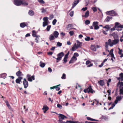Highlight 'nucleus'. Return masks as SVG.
Wrapping results in <instances>:
<instances>
[{"mask_svg":"<svg viewBox=\"0 0 123 123\" xmlns=\"http://www.w3.org/2000/svg\"><path fill=\"white\" fill-rule=\"evenodd\" d=\"M59 119H61L62 120L64 119V118H67V117L64 115L62 114H59Z\"/></svg>","mask_w":123,"mask_h":123,"instance_id":"ddd939ff","label":"nucleus"},{"mask_svg":"<svg viewBox=\"0 0 123 123\" xmlns=\"http://www.w3.org/2000/svg\"><path fill=\"white\" fill-rule=\"evenodd\" d=\"M89 15V11H87L86 12L84 16L85 17L87 18L88 16Z\"/></svg>","mask_w":123,"mask_h":123,"instance_id":"7c9ffc66","label":"nucleus"},{"mask_svg":"<svg viewBox=\"0 0 123 123\" xmlns=\"http://www.w3.org/2000/svg\"><path fill=\"white\" fill-rule=\"evenodd\" d=\"M59 120H58V121L59 122V123H65V122H63L62 121V119H59Z\"/></svg>","mask_w":123,"mask_h":123,"instance_id":"e2e57ef3","label":"nucleus"},{"mask_svg":"<svg viewBox=\"0 0 123 123\" xmlns=\"http://www.w3.org/2000/svg\"><path fill=\"white\" fill-rule=\"evenodd\" d=\"M122 97L121 96H118L116 97V99L114 102V103L115 104H117L118 101H120L122 98Z\"/></svg>","mask_w":123,"mask_h":123,"instance_id":"9b49d317","label":"nucleus"},{"mask_svg":"<svg viewBox=\"0 0 123 123\" xmlns=\"http://www.w3.org/2000/svg\"><path fill=\"white\" fill-rule=\"evenodd\" d=\"M106 14L107 15L113 16L115 15L116 12L114 10H112L107 12Z\"/></svg>","mask_w":123,"mask_h":123,"instance_id":"423d86ee","label":"nucleus"},{"mask_svg":"<svg viewBox=\"0 0 123 123\" xmlns=\"http://www.w3.org/2000/svg\"><path fill=\"white\" fill-rule=\"evenodd\" d=\"M28 4V3L25 0H22L21 5L24 6H27Z\"/></svg>","mask_w":123,"mask_h":123,"instance_id":"a211bd4d","label":"nucleus"},{"mask_svg":"<svg viewBox=\"0 0 123 123\" xmlns=\"http://www.w3.org/2000/svg\"><path fill=\"white\" fill-rule=\"evenodd\" d=\"M91 62L89 61H87L86 62V65H88V64L91 63Z\"/></svg>","mask_w":123,"mask_h":123,"instance_id":"bf43d9fd","label":"nucleus"},{"mask_svg":"<svg viewBox=\"0 0 123 123\" xmlns=\"http://www.w3.org/2000/svg\"><path fill=\"white\" fill-rule=\"evenodd\" d=\"M6 105L7 106H8V108L9 109H10V108H11V107H10V105L9 104L8 102V101H6Z\"/></svg>","mask_w":123,"mask_h":123,"instance_id":"a19ab883","label":"nucleus"},{"mask_svg":"<svg viewBox=\"0 0 123 123\" xmlns=\"http://www.w3.org/2000/svg\"><path fill=\"white\" fill-rule=\"evenodd\" d=\"M78 48L77 46V44L75 43L72 47L71 50L72 51H74Z\"/></svg>","mask_w":123,"mask_h":123,"instance_id":"2eb2a0df","label":"nucleus"},{"mask_svg":"<svg viewBox=\"0 0 123 123\" xmlns=\"http://www.w3.org/2000/svg\"><path fill=\"white\" fill-rule=\"evenodd\" d=\"M27 78L28 81L30 82H31L32 80H35L34 76L33 75L31 76V75L29 74H28L27 75Z\"/></svg>","mask_w":123,"mask_h":123,"instance_id":"39448f33","label":"nucleus"},{"mask_svg":"<svg viewBox=\"0 0 123 123\" xmlns=\"http://www.w3.org/2000/svg\"><path fill=\"white\" fill-rule=\"evenodd\" d=\"M45 64L42 62H40V66L42 68H43L45 66Z\"/></svg>","mask_w":123,"mask_h":123,"instance_id":"bb28decb","label":"nucleus"},{"mask_svg":"<svg viewBox=\"0 0 123 123\" xmlns=\"http://www.w3.org/2000/svg\"><path fill=\"white\" fill-rule=\"evenodd\" d=\"M28 14L31 16H33L34 15V13L33 11L30 10L29 11Z\"/></svg>","mask_w":123,"mask_h":123,"instance_id":"b1692460","label":"nucleus"},{"mask_svg":"<svg viewBox=\"0 0 123 123\" xmlns=\"http://www.w3.org/2000/svg\"><path fill=\"white\" fill-rule=\"evenodd\" d=\"M102 30L103 33L104 34L106 35L107 34V33L106 32L107 31H106V30L105 31L103 30Z\"/></svg>","mask_w":123,"mask_h":123,"instance_id":"052dcab7","label":"nucleus"},{"mask_svg":"<svg viewBox=\"0 0 123 123\" xmlns=\"http://www.w3.org/2000/svg\"><path fill=\"white\" fill-rule=\"evenodd\" d=\"M61 78L63 79H65L66 78V75L64 73L63 74L62 76L61 77Z\"/></svg>","mask_w":123,"mask_h":123,"instance_id":"4c0bfd02","label":"nucleus"},{"mask_svg":"<svg viewBox=\"0 0 123 123\" xmlns=\"http://www.w3.org/2000/svg\"><path fill=\"white\" fill-rule=\"evenodd\" d=\"M91 8L94 12H96L97 11V9L96 7H92Z\"/></svg>","mask_w":123,"mask_h":123,"instance_id":"a18cd8bd","label":"nucleus"},{"mask_svg":"<svg viewBox=\"0 0 123 123\" xmlns=\"http://www.w3.org/2000/svg\"><path fill=\"white\" fill-rule=\"evenodd\" d=\"M117 27L118 28H123V25H120L118 26H117Z\"/></svg>","mask_w":123,"mask_h":123,"instance_id":"338daca9","label":"nucleus"},{"mask_svg":"<svg viewBox=\"0 0 123 123\" xmlns=\"http://www.w3.org/2000/svg\"><path fill=\"white\" fill-rule=\"evenodd\" d=\"M79 0H75L72 5V8H73L78 3Z\"/></svg>","mask_w":123,"mask_h":123,"instance_id":"f8f14e48","label":"nucleus"},{"mask_svg":"<svg viewBox=\"0 0 123 123\" xmlns=\"http://www.w3.org/2000/svg\"><path fill=\"white\" fill-rule=\"evenodd\" d=\"M22 0H14V3L15 5L17 6H20L21 5Z\"/></svg>","mask_w":123,"mask_h":123,"instance_id":"6e6552de","label":"nucleus"},{"mask_svg":"<svg viewBox=\"0 0 123 123\" xmlns=\"http://www.w3.org/2000/svg\"><path fill=\"white\" fill-rule=\"evenodd\" d=\"M26 25L25 23H22L20 24V26L22 28H23L25 27Z\"/></svg>","mask_w":123,"mask_h":123,"instance_id":"a878e982","label":"nucleus"},{"mask_svg":"<svg viewBox=\"0 0 123 123\" xmlns=\"http://www.w3.org/2000/svg\"><path fill=\"white\" fill-rule=\"evenodd\" d=\"M43 20L45 21H48V18L47 17H45L43 18Z\"/></svg>","mask_w":123,"mask_h":123,"instance_id":"c03bdc74","label":"nucleus"},{"mask_svg":"<svg viewBox=\"0 0 123 123\" xmlns=\"http://www.w3.org/2000/svg\"><path fill=\"white\" fill-rule=\"evenodd\" d=\"M119 42L118 39H115L112 41L111 39H109L108 40V42L110 47L114 45H116Z\"/></svg>","mask_w":123,"mask_h":123,"instance_id":"f03ea898","label":"nucleus"},{"mask_svg":"<svg viewBox=\"0 0 123 123\" xmlns=\"http://www.w3.org/2000/svg\"><path fill=\"white\" fill-rule=\"evenodd\" d=\"M87 9V7H85V8H82L81 10L83 11H85Z\"/></svg>","mask_w":123,"mask_h":123,"instance_id":"0e129e2a","label":"nucleus"},{"mask_svg":"<svg viewBox=\"0 0 123 123\" xmlns=\"http://www.w3.org/2000/svg\"><path fill=\"white\" fill-rule=\"evenodd\" d=\"M112 17H110L109 16H107L105 19V21L106 22H109L111 19L112 18Z\"/></svg>","mask_w":123,"mask_h":123,"instance_id":"c756f323","label":"nucleus"},{"mask_svg":"<svg viewBox=\"0 0 123 123\" xmlns=\"http://www.w3.org/2000/svg\"><path fill=\"white\" fill-rule=\"evenodd\" d=\"M23 78L21 77H18L16 80V82L17 83L20 84V81Z\"/></svg>","mask_w":123,"mask_h":123,"instance_id":"dca6fc26","label":"nucleus"},{"mask_svg":"<svg viewBox=\"0 0 123 123\" xmlns=\"http://www.w3.org/2000/svg\"><path fill=\"white\" fill-rule=\"evenodd\" d=\"M55 38L52 34H51L49 37V39L50 41H51L52 40H54Z\"/></svg>","mask_w":123,"mask_h":123,"instance_id":"5701e85b","label":"nucleus"},{"mask_svg":"<svg viewBox=\"0 0 123 123\" xmlns=\"http://www.w3.org/2000/svg\"><path fill=\"white\" fill-rule=\"evenodd\" d=\"M91 48L92 50L94 51H96V48L94 45H91Z\"/></svg>","mask_w":123,"mask_h":123,"instance_id":"412c9836","label":"nucleus"},{"mask_svg":"<svg viewBox=\"0 0 123 123\" xmlns=\"http://www.w3.org/2000/svg\"><path fill=\"white\" fill-rule=\"evenodd\" d=\"M83 36L82 35L80 34L79 36V38L81 39L83 37Z\"/></svg>","mask_w":123,"mask_h":123,"instance_id":"774afa93","label":"nucleus"},{"mask_svg":"<svg viewBox=\"0 0 123 123\" xmlns=\"http://www.w3.org/2000/svg\"><path fill=\"white\" fill-rule=\"evenodd\" d=\"M119 76L120 77L117 78L119 81L117 84V86L120 89V94L123 95V73H121Z\"/></svg>","mask_w":123,"mask_h":123,"instance_id":"f257e3e1","label":"nucleus"},{"mask_svg":"<svg viewBox=\"0 0 123 123\" xmlns=\"http://www.w3.org/2000/svg\"><path fill=\"white\" fill-rule=\"evenodd\" d=\"M38 1L39 2L42 4H43L44 3V2L43 0H38Z\"/></svg>","mask_w":123,"mask_h":123,"instance_id":"4d7b16f0","label":"nucleus"},{"mask_svg":"<svg viewBox=\"0 0 123 123\" xmlns=\"http://www.w3.org/2000/svg\"><path fill=\"white\" fill-rule=\"evenodd\" d=\"M77 46L78 48L80 47L81 46V43H78L77 44Z\"/></svg>","mask_w":123,"mask_h":123,"instance_id":"6e6d98bb","label":"nucleus"},{"mask_svg":"<svg viewBox=\"0 0 123 123\" xmlns=\"http://www.w3.org/2000/svg\"><path fill=\"white\" fill-rule=\"evenodd\" d=\"M64 53L62 52L59 53L57 55V58H56L57 60L56 62H59L61 60L62 57L64 56Z\"/></svg>","mask_w":123,"mask_h":123,"instance_id":"7ed1b4c3","label":"nucleus"},{"mask_svg":"<svg viewBox=\"0 0 123 123\" xmlns=\"http://www.w3.org/2000/svg\"><path fill=\"white\" fill-rule=\"evenodd\" d=\"M84 91L85 93L91 92L93 93V92H95L92 88L91 86H89L87 89H84Z\"/></svg>","mask_w":123,"mask_h":123,"instance_id":"20e7f679","label":"nucleus"},{"mask_svg":"<svg viewBox=\"0 0 123 123\" xmlns=\"http://www.w3.org/2000/svg\"><path fill=\"white\" fill-rule=\"evenodd\" d=\"M51 25H49L48 26H47V28H46V30H47L48 31H49L50 29L51 28Z\"/></svg>","mask_w":123,"mask_h":123,"instance_id":"603ef678","label":"nucleus"},{"mask_svg":"<svg viewBox=\"0 0 123 123\" xmlns=\"http://www.w3.org/2000/svg\"><path fill=\"white\" fill-rule=\"evenodd\" d=\"M90 38L89 37H87L86 38H85V40L86 41H88L90 39Z\"/></svg>","mask_w":123,"mask_h":123,"instance_id":"13d9d810","label":"nucleus"},{"mask_svg":"<svg viewBox=\"0 0 123 123\" xmlns=\"http://www.w3.org/2000/svg\"><path fill=\"white\" fill-rule=\"evenodd\" d=\"M98 83L101 86H102L104 85V82L103 80H100L98 81Z\"/></svg>","mask_w":123,"mask_h":123,"instance_id":"473e14b6","label":"nucleus"},{"mask_svg":"<svg viewBox=\"0 0 123 123\" xmlns=\"http://www.w3.org/2000/svg\"><path fill=\"white\" fill-rule=\"evenodd\" d=\"M69 33L70 34L71 36H72L74 34V31H71L69 32Z\"/></svg>","mask_w":123,"mask_h":123,"instance_id":"09e8293b","label":"nucleus"},{"mask_svg":"<svg viewBox=\"0 0 123 123\" xmlns=\"http://www.w3.org/2000/svg\"><path fill=\"white\" fill-rule=\"evenodd\" d=\"M57 22V20L56 19H54L53 20L52 22V24L53 25H55L56 23Z\"/></svg>","mask_w":123,"mask_h":123,"instance_id":"79ce46f5","label":"nucleus"},{"mask_svg":"<svg viewBox=\"0 0 123 123\" xmlns=\"http://www.w3.org/2000/svg\"><path fill=\"white\" fill-rule=\"evenodd\" d=\"M6 74L5 73H3L1 75H0V77L3 78L4 79L6 77Z\"/></svg>","mask_w":123,"mask_h":123,"instance_id":"cd10ccee","label":"nucleus"},{"mask_svg":"<svg viewBox=\"0 0 123 123\" xmlns=\"http://www.w3.org/2000/svg\"><path fill=\"white\" fill-rule=\"evenodd\" d=\"M39 36H37L36 37V38L35 39V40L36 41V42L37 43H38V41L39 39V37H40Z\"/></svg>","mask_w":123,"mask_h":123,"instance_id":"72a5a7b5","label":"nucleus"},{"mask_svg":"<svg viewBox=\"0 0 123 123\" xmlns=\"http://www.w3.org/2000/svg\"><path fill=\"white\" fill-rule=\"evenodd\" d=\"M111 26L109 25H106L105 26L103 27V28L106 29V31H108L111 28Z\"/></svg>","mask_w":123,"mask_h":123,"instance_id":"4468645a","label":"nucleus"},{"mask_svg":"<svg viewBox=\"0 0 123 123\" xmlns=\"http://www.w3.org/2000/svg\"><path fill=\"white\" fill-rule=\"evenodd\" d=\"M23 84L24 88H26L28 86V82L25 78L24 79V80L23 81Z\"/></svg>","mask_w":123,"mask_h":123,"instance_id":"9d476101","label":"nucleus"},{"mask_svg":"<svg viewBox=\"0 0 123 123\" xmlns=\"http://www.w3.org/2000/svg\"><path fill=\"white\" fill-rule=\"evenodd\" d=\"M57 106L58 108H59L60 109H62V106L60 104H58L57 105Z\"/></svg>","mask_w":123,"mask_h":123,"instance_id":"864d4df0","label":"nucleus"},{"mask_svg":"<svg viewBox=\"0 0 123 123\" xmlns=\"http://www.w3.org/2000/svg\"><path fill=\"white\" fill-rule=\"evenodd\" d=\"M48 71L50 72H51L52 71V70L49 67L48 68Z\"/></svg>","mask_w":123,"mask_h":123,"instance_id":"69168bd1","label":"nucleus"},{"mask_svg":"<svg viewBox=\"0 0 123 123\" xmlns=\"http://www.w3.org/2000/svg\"><path fill=\"white\" fill-rule=\"evenodd\" d=\"M36 31H35L33 30L32 31V36L33 37H35L37 36L36 35Z\"/></svg>","mask_w":123,"mask_h":123,"instance_id":"c85d7f7f","label":"nucleus"},{"mask_svg":"<svg viewBox=\"0 0 123 123\" xmlns=\"http://www.w3.org/2000/svg\"><path fill=\"white\" fill-rule=\"evenodd\" d=\"M48 107L47 106L45 107L44 105L43 106V107L42 109L43 111V112L44 113L46 112V111L48 110Z\"/></svg>","mask_w":123,"mask_h":123,"instance_id":"4be33fe9","label":"nucleus"},{"mask_svg":"<svg viewBox=\"0 0 123 123\" xmlns=\"http://www.w3.org/2000/svg\"><path fill=\"white\" fill-rule=\"evenodd\" d=\"M68 57L64 56V58L63 59V63H65L67 62V58Z\"/></svg>","mask_w":123,"mask_h":123,"instance_id":"f704fd0d","label":"nucleus"},{"mask_svg":"<svg viewBox=\"0 0 123 123\" xmlns=\"http://www.w3.org/2000/svg\"><path fill=\"white\" fill-rule=\"evenodd\" d=\"M87 119L88 120L92 121H95L96 120L95 119L91 118L89 117H87Z\"/></svg>","mask_w":123,"mask_h":123,"instance_id":"c9c22d12","label":"nucleus"},{"mask_svg":"<svg viewBox=\"0 0 123 123\" xmlns=\"http://www.w3.org/2000/svg\"><path fill=\"white\" fill-rule=\"evenodd\" d=\"M59 33L57 31H55L54 32L53 35L55 38H57L59 35Z\"/></svg>","mask_w":123,"mask_h":123,"instance_id":"6ab92c4d","label":"nucleus"},{"mask_svg":"<svg viewBox=\"0 0 123 123\" xmlns=\"http://www.w3.org/2000/svg\"><path fill=\"white\" fill-rule=\"evenodd\" d=\"M70 15L71 17H72L74 15V11H72L70 13Z\"/></svg>","mask_w":123,"mask_h":123,"instance_id":"5fc2aeb1","label":"nucleus"},{"mask_svg":"<svg viewBox=\"0 0 123 123\" xmlns=\"http://www.w3.org/2000/svg\"><path fill=\"white\" fill-rule=\"evenodd\" d=\"M73 56H74L76 57H78L79 56V54L77 53H75L74 54Z\"/></svg>","mask_w":123,"mask_h":123,"instance_id":"8fccbe9b","label":"nucleus"},{"mask_svg":"<svg viewBox=\"0 0 123 123\" xmlns=\"http://www.w3.org/2000/svg\"><path fill=\"white\" fill-rule=\"evenodd\" d=\"M105 47L106 49H107L108 47V45L109 44L108 43V41L107 42H105Z\"/></svg>","mask_w":123,"mask_h":123,"instance_id":"de8ad7c7","label":"nucleus"},{"mask_svg":"<svg viewBox=\"0 0 123 123\" xmlns=\"http://www.w3.org/2000/svg\"><path fill=\"white\" fill-rule=\"evenodd\" d=\"M98 22L97 21L94 22L93 23V26L94 27V29L96 30H98L99 28V27L98 25Z\"/></svg>","mask_w":123,"mask_h":123,"instance_id":"0eeeda50","label":"nucleus"},{"mask_svg":"<svg viewBox=\"0 0 123 123\" xmlns=\"http://www.w3.org/2000/svg\"><path fill=\"white\" fill-rule=\"evenodd\" d=\"M110 54L111 55V57L113 58L114 59H115L114 55L113 53H111V54Z\"/></svg>","mask_w":123,"mask_h":123,"instance_id":"680f3d73","label":"nucleus"},{"mask_svg":"<svg viewBox=\"0 0 123 123\" xmlns=\"http://www.w3.org/2000/svg\"><path fill=\"white\" fill-rule=\"evenodd\" d=\"M73 26V25L71 24H68L66 28L68 30H70L71 29H75V28H72L71 27Z\"/></svg>","mask_w":123,"mask_h":123,"instance_id":"f3484780","label":"nucleus"},{"mask_svg":"<svg viewBox=\"0 0 123 123\" xmlns=\"http://www.w3.org/2000/svg\"><path fill=\"white\" fill-rule=\"evenodd\" d=\"M16 74L19 77H20V76H22L23 75L22 72L20 70H19L16 73Z\"/></svg>","mask_w":123,"mask_h":123,"instance_id":"aec40b11","label":"nucleus"},{"mask_svg":"<svg viewBox=\"0 0 123 123\" xmlns=\"http://www.w3.org/2000/svg\"><path fill=\"white\" fill-rule=\"evenodd\" d=\"M48 21H44L43 22V27L45 26L48 25Z\"/></svg>","mask_w":123,"mask_h":123,"instance_id":"2f4dec72","label":"nucleus"},{"mask_svg":"<svg viewBox=\"0 0 123 123\" xmlns=\"http://www.w3.org/2000/svg\"><path fill=\"white\" fill-rule=\"evenodd\" d=\"M85 23L87 25L90 24V21L89 20H87L85 21Z\"/></svg>","mask_w":123,"mask_h":123,"instance_id":"58836bf2","label":"nucleus"},{"mask_svg":"<svg viewBox=\"0 0 123 123\" xmlns=\"http://www.w3.org/2000/svg\"><path fill=\"white\" fill-rule=\"evenodd\" d=\"M62 43L59 42H58L57 43V45L58 46L61 47L62 46Z\"/></svg>","mask_w":123,"mask_h":123,"instance_id":"3c124183","label":"nucleus"},{"mask_svg":"<svg viewBox=\"0 0 123 123\" xmlns=\"http://www.w3.org/2000/svg\"><path fill=\"white\" fill-rule=\"evenodd\" d=\"M77 60V58L76 57L74 56H73L71 58L70 61L69 62V63H73L76 61Z\"/></svg>","mask_w":123,"mask_h":123,"instance_id":"1a4fd4ad","label":"nucleus"},{"mask_svg":"<svg viewBox=\"0 0 123 123\" xmlns=\"http://www.w3.org/2000/svg\"><path fill=\"white\" fill-rule=\"evenodd\" d=\"M41 10H42V13H44L45 12H46V9H44V8H43Z\"/></svg>","mask_w":123,"mask_h":123,"instance_id":"37998d69","label":"nucleus"},{"mask_svg":"<svg viewBox=\"0 0 123 123\" xmlns=\"http://www.w3.org/2000/svg\"><path fill=\"white\" fill-rule=\"evenodd\" d=\"M60 85H57L56 86H55V88L56 90L57 91H59L60 89V88L58 86H59Z\"/></svg>","mask_w":123,"mask_h":123,"instance_id":"e433bc0d","label":"nucleus"},{"mask_svg":"<svg viewBox=\"0 0 123 123\" xmlns=\"http://www.w3.org/2000/svg\"><path fill=\"white\" fill-rule=\"evenodd\" d=\"M66 123H79L78 121L74 122L72 121H67L65 122Z\"/></svg>","mask_w":123,"mask_h":123,"instance_id":"393cba45","label":"nucleus"},{"mask_svg":"<svg viewBox=\"0 0 123 123\" xmlns=\"http://www.w3.org/2000/svg\"><path fill=\"white\" fill-rule=\"evenodd\" d=\"M54 18V16L53 15H50L49 17V20H51Z\"/></svg>","mask_w":123,"mask_h":123,"instance_id":"49530a36","label":"nucleus"},{"mask_svg":"<svg viewBox=\"0 0 123 123\" xmlns=\"http://www.w3.org/2000/svg\"><path fill=\"white\" fill-rule=\"evenodd\" d=\"M120 25V24L118 22H116L115 23V27L116 28H118L117 26Z\"/></svg>","mask_w":123,"mask_h":123,"instance_id":"ea45409f","label":"nucleus"}]
</instances>
